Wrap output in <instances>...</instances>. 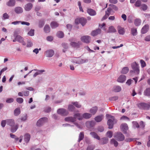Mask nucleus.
<instances>
[{
  "mask_svg": "<svg viewBox=\"0 0 150 150\" xmlns=\"http://www.w3.org/2000/svg\"><path fill=\"white\" fill-rule=\"evenodd\" d=\"M6 124L7 125L12 127L11 129V131L12 132H15L18 127V126L17 125L14 126L15 124V122L13 120V119H7L6 120Z\"/></svg>",
  "mask_w": 150,
  "mask_h": 150,
  "instance_id": "1",
  "label": "nucleus"
},
{
  "mask_svg": "<svg viewBox=\"0 0 150 150\" xmlns=\"http://www.w3.org/2000/svg\"><path fill=\"white\" fill-rule=\"evenodd\" d=\"M107 119H108L107 124L108 125L109 129L112 128L114 125V121L115 120V117L114 116L110 115L107 114L106 115Z\"/></svg>",
  "mask_w": 150,
  "mask_h": 150,
  "instance_id": "2",
  "label": "nucleus"
},
{
  "mask_svg": "<svg viewBox=\"0 0 150 150\" xmlns=\"http://www.w3.org/2000/svg\"><path fill=\"white\" fill-rule=\"evenodd\" d=\"M131 67L132 70H131L130 71L131 74L133 73L137 74H139L140 71L139 67L138 64L136 63V62L132 64Z\"/></svg>",
  "mask_w": 150,
  "mask_h": 150,
  "instance_id": "3",
  "label": "nucleus"
},
{
  "mask_svg": "<svg viewBox=\"0 0 150 150\" xmlns=\"http://www.w3.org/2000/svg\"><path fill=\"white\" fill-rule=\"evenodd\" d=\"M138 106L140 109L148 110L150 108V103H141L138 104Z\"/></svg>",
  "mask_w": 150,
  "mask_h": 150,
  "instance_id": "4",
  "label": "nucleus"
},
{
  "mask_svg": "<svg viewBox=\"0 0 150 150\" xmlns=\"http://www.w3.org/2000/svg\"><path fill=\"white\" fill-rule=\"evenodd\" d=\"M114 137L118 141H122L125 139L124 136L120 132H118L115 133Z\"/></svg>",
  "mask_w": 150,
  "mask_h": 150,
  "instance_id": "5",
  "label": "nucleus"
},
{
  "mask_svg": "<svg viewBox=\"0 0 150 150\" xmlns=\"http://www.w3.org/2000/svg\"><path fill=\"white\" fill-rule=\"evenodd\" d=\"M121 130L124 133L126 134L128 129L127 125L125 123H122L120 126Z\"/></svg>",
  "mask_w": 150,
  "mask_h": 150,
  "instance_id": "6",
  "label": "nucleus"
},
{
  "mask_svg": "<svg viewBox=\"0 0 150 150\" xmlns=\"http://www.w3.org/2000/svg\"><path fill=\"white\" fill-rule=\"evenodd\" d=\"M57 112L58 114L63 116H66L69 114L68 111L63 108L58 109L57 110Z\"/></svg>",
  "mask_w": 150,
  "mask_h": 150,
  "instance_id": "7",
  "label": "nucleus"
},
{
  "mask_svg": "<svg viewBox=\"0 0 150 150\" xmlns=\"http://www.w3.org/2000/svg\"><path fill=\"white\" fill-rule=\"evenodd\" d=\"M69 41L71 42L70 44L72 47L77 48H79L80 45H81V42L80 41H78V42H76L72 41V40L71 39H69Z\"/></svg>",
  "mask_w": 150,
  "mask_h": 150,
  "instance_id": "8",
  "label": "nucleus"
},
{
  "mask_svg": "<svg viewBox=\"0 0 150 150\" xmlns=\"http://www.w3.org/2000/svg\"><path fill=\"white\" fill-rule=\"evenodd\" d=\"M81 40L83 42L88 43L90 42L91 38L89 36L85 35L82 37L81 38Z\"/></svg>",
  "mask_w": 150,
  "mask_h": 150,
  "instance_id": "9",
  "label": "nucleus"
},
{
  "mask_svg": "<svg viewBox=\"0 0 150 150\" xmlns=\"http://www.w3.org/2000/svg\"><path fill=\"white\" fill-rule=\"evenodd\" d=\"M47 120V118L45 117H42L37 122V125L38 126L40 127Z\"/></svg>",
  "mask_w": 150,
  "mask_h": 150,
  "instance_id": "10",
  "label": "nucleus"
},
{
  "mask_svg": "<svg viewBox=\"0 0 150 150\" xmlns=\"http://www.w3.org/2000/svg\"><path fill=\"white\" fill-rule=\"evenodd\" d=\"M73 62L78 64H82L84 62L83 60L79 57H74L72 59Z\"/></svg>",
  "mask_w": 150,
  "mask_h": 150,
  "instance_id": "11",
  "label": "nucleus"
},
{
  "mask_svg": "<svg viewBox=\"0 0 150 150\" xmlns=\"http://www.w3.org/2000/svg\"><path fill=\"white\" fill-rule=\"evenodd\" d=\"M75 23L76 24L81 23L83 26L86 23V19H75Z\"/></svg>",
  "mask_w": 150,
  "mask_h": 150,
  "instance_id": "12",
  "label": "nucleus"
},
{
  "mask_svg": "<svg viewBox=\"0 0 150 150\" xmlns=\"http://www.w3.org/2000/svg\"><path fill=\"white\" fill-rule=\"evenodd\" d=\"M101 30L100 29H97L93 30L91 33V35L93 36H95L100 33Z\"/></svg>",
  "mask_w": 150,
  "mask_h": 150,
  "instance_id": "13",
  "label": "nucleus"
},
{
  "mask_svg": "<svg viewBox=\"0 0 150 150\" xmlns=\"http://www.w3.org/2000/svg\"><path fill=\"white\" fill-rule=\"evenodd\" d=\"M33 6V4L31 3H28L24 6V9L27 11H29L31 9Z\"/></svg>",
  "mask_w": 150,
  "mask_h": 150,
  "instance_id": "14",
  "label": "nucleus"
},
{
  "mask_svg": "<svg viewBox=\"0 0 150 150\" xmlns=\"http://www.w3.org/2000/svg\"><path fill=\"white\" fill-rule=\"evenodd\" d=\"M46 56L49 57H52L54 54V51L53 50H50L46 51L45 52Z\"/></svg>",
  "mask_w": 150,
  "mask_h": 150,
  "instance_id": "15",
  "label": "nucleus"
},
{
  "mask_svg": "<svg viewBox=\"0 0 150 150\" xmlns=\"http://www.w3.org/2000/svg\"><path fill=\"white\" fill-rule=\"evenodd\" d=\"M15 40L19 42L22 43L23 45H25V43L23 39L20 35H17L15 38Z\"/></svg>",
  "mask_w": 150,
  "mask_h": 150,
  "instance_id": "16",
  "label": "nucleus"
},
{
  "mask_svg": "<svg viewBox=\"0 0 150 150\" xmlns=\"http://www.w3.org/2000/svg\"><path fill=\"white\" fill-rule=\"evenodd\" d=\"M126 79V76L124 75H121L118 77L117 81L120 83H123Z\"/></svg>",
  "mask_w": 150,
  "mask_h": 150,
  "instance_id": "17",
  "label": "nucleus"
},
{
  "mask_svg": "<svg viewBox=\"0 0 150 150\" xmlns=\"http://www.w3.org/2000/svg\"><path fill=\"white\" fill-rule=\"evenodd\" d=\"M149 29V25L147 24L145 25L142 28L141 30V32L142 34H144L146 33L148 31Z\"/></svg>",
  "mask_w": 150,
  "mask_h": 150,
  "instance_id": "18",
  "label": "nucleus"
},
{
  "mask_svg": "<svg viewBox=\"0 0 150 150\" xmlns=\"http://www.w3.org/2000/svg\"><path fill=\"white\" fill-rule=\"evenodd\" d=\"M95 125V123L94 121H88L86 123V126L88 127H93Z\"/></svg>",
  "mask_w": 150,
  "mask_h": 150,
  "instance_id": "19",
  "label": "nucleus"
},
{
  "mask_svg": "<svg viewBox=\"0 0 150 150\" xmlns=\"http://www.w3.org/2000/svg\"><path fill=\"white\" fill-rule=\"evenodd\" d=\"M65 120L67 122H74L76 121V120L75 118L72 117H68L65 118Z\"/></svg>",
  "mask_w": 150,
  "mask_h": 150,
  "instance_id": "20",
  "label": "nucleus"
},
{
  "mask_svg": "<svg viewBox=\"0 0 150 150\" xmlns=\"http://www.w3.org/2000/svg\"><path fill=\"white\" fill-rule=\"evenodd\" d=\"M16 4L15 0H9L6 3V5L9 6H13Z\"/></svg>",
  "mask_w": 150,
  "mask_h": 150,
  "instance_id": "21",
  "label": "nucleus"
},
{
  "mask_svg": "<svg viewBox=\"0 0 150 150\" xmlns=\"http://www.w3.org/2000/svg\"><path fill=\"white\" fill-rule=\"evenodd\" d=\"M104 116L101 115L97 116L94 119L96 122H100L102 120Z\"/></svg>",
  "mask_w": 150,
  "mask_h": 150,
  "instance_id": "22",
  "label": "nucleus"
},
{
  "mask_svg": "<svg viewBox=\"0 0 150 150\" xmlns=\"http://www.w3.org/2000/svg\"><path fill=\"white\" fill-rule=\"evenodd\" d=\"M116 29L113 26H111L109 27L107 32L108 33H113L116 32Z\"/></svg>",
  "mask_w": 150,
  "mask_h": 150,
  "instance_id": "23",
  "label": "nucleus"
},
{
  "mask_svg": "<svg viewBox=\"0 0 150 150\" xmlns=\"http://www.w3.org/2000/svg\"><path fill=\"white\" fill-rule=\"evenodd\" d=\"M98 110V108L96 107H94L91 108L90 110V112L92 115H94L97 112Z\"/></svg>",
  "mask_w": 150,
  "mask_h": 150,
  "instance_id": "24",
  "label": "nucleus"
},
{
  "mask_svg": "<svg viewBox=\"0 0 150 150\" xmlns=\"http://www.w3.org/2000/svg\"><path fill=\"white\" fill-rule=\"evenodd\" d=\"M14 10L17 13H21L23 12V8L20 7H17L15 8Z\"/></svg>",
  "mask_w": 150,
  "mask_h": 150,
  "instance_id": "25",
  "label": "nucleus"
},
{
  "mask_svg": "<svg viewBox=\"0 0 150 150\" xmlns=\"http://www.w3.org/2000/svg\"><path fill=\"white\" fill-rule=\"evenodd\" d=\"M87 11L89 14L91 16H94L96 14V11L94 10L91 9H88Z\"/></svg>",
  "mask_w": 150,
  "mask_h": 150,
  "instance_id": "26",
  "label": "nucleus"
},
{
  "mask_svg": "<svg viewBox=\"0 0 150 150\" xmlns=\"http://www.w3.org/2000/svg\"><path fill=\"white\" fill-rule=\"evenodd\" d=\"M30 138V135L28 133L24 135V140L26 143H28Z\"/></svg>",
  "mask_w": 150,
  "mask_h": 150,
  "instance_id": "27",
  "label": "nucleus"
},
{
  "mask_svg": "<svg viewBox=\"0 0 150 150\" xmlns=\"http://www.w3.org/2000/svg\"><path fill=\"white\" fill-rule=\"evenodd\" d=\"M117 28L119 33L121 35H123L125 33L124 29L120 26H118Z\"/></svg>",
  "mask_w": 150,
  "mask_h": 150,
  "instance_id": "28",
  "label": "nucleus"
},
{
  "mask_svg": "<svg viewBox=\"0 0 150 150\" xmlns=\"http://www.w3.org/2000/svg\"><path fill=\"white\" fill-rule=\"evenodd\" d=\"M74 117L75 118V119L77 118L79 120H82L83 119V115H81V114L79 113L75 114L74 115Z\"/></svg>",
  "mask_w": 150,
  "mask_h": 150,
  "instance_id": "29",
  "label": "nucleus"
},
{
  "mask_svg": "<svg viewBox=\"0 0 150 150\" xmlns=\"http://www.w3.org/2000/svg\"><path fill=\"white\" fill-rule=\"evenodd\" d=\"M108 139L105 137L102 138L100 142V144H107L108 141Z\"/></svg>",
  "mask_w": 150,
  "mask_h": 150,
  "instance_id": "30",
  "label": "nucleus"
},
{
  "mask_svg": "<svg viewBox=\"0 0 150 150\" xmlns=\"http://www.w3.org/2000/svg\"><path fill=\"white\" fill-rule=\"evenodd\" d=\"M90 134L94 138L96 139H97L100 140V138L99 137L97 133L94 132H92L90 133Z\"/></svg>",
  "mask_w": 150,
  "mask_h": 150,
  "instance_id": "31",
  "label": "nucleus"
},
{
  "mask_svg": "<svg viewBox=\"0 0 150 150\" xmlns=\"http://www.w3.org/2000/svg\"><path fill=\"white\" fill-rule=\"evenodd\" d=\"M91 116V114L88 113H85L83 115V118L86 119H89Z\"/></svg>",
  "mask_w": 150,
  "mask_h": 150,
  "instance_id": "32",
  "label": "nucleus"
},
{
  "mask_svg": "<svg viewBox=\"0 0 150 150\" xmlns=\"http://www.w3.org/2000/svg\"><path fill=\"white\" fill-rule=\"evenodd\" d=\"M144 94L145 96H150V88H146L144 91Z\"/></svg>",
  "mask_w": 150,
  "mask_h": 150,
  "instance_id": "33",
  "label": "nucleus"
},
{
  "mask_svg": "<svg viewBox=\"0 0 150 150\" xmlns=\"http://www.w3.org/2000/svg\"><path fill=\"white\" fill-rule=\"evenodd\" d=\"M121 87L118 86H114L113 88V91L115 92H120L121 91Z\"/></svg>",
  "mask_w": 150,
  "mask_h": 150,
  "instance_id": "34",
  "label": "nucleus"
},
{
  "mask_svg": "<svg viewBox=\"0 0 150 150\" xmlns=\"http://www.w3.org/2000/svg\"><path fill=\"white\" fill-rule=\"evenodd\" d=\"M129 71V69L127 67H125L122 69L121 73L122 74H125L128 72Z\"/></svg>",
  "mask_w": 150,
  "mask_h": 150,
  "instance_id": "35",
  "label": "nucleus"
},
{
  "mask_svg": "<svg viewBox=\"0 0 150 150\" xmlns=\"http://www.w3.org/2000/svg\"><path fill=\"white\" fill-rule=\"evenodd\" d=\"M59 24L57 22L53 21L50 23V25L52 28H57L59 26Z\"/></svg>",
  "mask_w": 150,
  "mask_h": 150,
  "instance_id": "36",
  "label": "nucleus"
},
{
  "mask_svg": "<svg viewBox=\"0 0 150 150\" xmlns=\"http://www.w3.org/2000/svg\"><path fill=\"white\" fill-rule=\"evenodd\" d=\"M57 36L59 38H62L64 37V33L61 31H58L57 33Z\"/></svg>",
  "mask_w": 150,
  "mask_h": 150,
  "instance_id": "37",
  "label": "nucleus"
},
{
  "mask_svg": "<svg viewBox=\"0 0 150 150\" xmlns=\"http://www.w3.org/2000/svg\"><path fill=\"white\" fill-rule=\"evenodd\" d=\"M110 144H114L115 147L117 146L118 145V142L114 139H112L111 140Z\"/></svg>",
  "mask_w": 150,
  "mask_h": 150,
  "instance_id": "38",
  "label": "nucleus"
},
{
  "mask_svg": "<svg viewBox=\"0 0 150 150\" xmlns=\"http://www.w3.org/2000/svg\"><path fill=\"white\" fill-rule=\"evenodd\" d=\"M44 30L45 33H48L50 31V28L48 25H46L44 28Z\"/></svg>",
  "mask_w": 150,
  "mask_h": 150,
  "instance_id": "39",
  "label": "nucleus"
},
{
  "mask_svg": "<svg viewBox=\"0 0 150 150\" xmlns=\"http://www.w3.org/2000/svg\"><path fill=\"white\" fill-rule=\"evenodd\" d=\"M131 33L133 36H135L137 34V29L135 28H132L131 29Z\"/></svg>",
  "mask_w": 150,
  "mask_h": 150,
  "instance_id": "40",
  "label": "nucleus"
},
{
  "mask_svg": "<svg viewBox=\"0 0 150 150\" xmlns=\"http://www.w3.org/2000/svg\"><path fill=\"white\" fill-rule=\"evenodd\" d=\"M84 137V135L83 132H81L79 135L78 142H79L81 140H82L83 139Z\"/></svg>",
  "mask_w": 150,
  "mask_h": 150,
  "instance_id": "41",
  "label": "nucleus"
},
{
  "mask_svg": "<svg viewBox=\"0 0 150 150\" xmlns=\"http://www.w3.org/2000/svg\"><path fill=\"white\" fill-rule=\"evenodd\" d=\"M20 108H16L14 111V115L15 116H18L20 114Z\"/></svg>",
  "mask_w": 150,
  "mask_h": 150,
  "instance_id": "42",
  "label": "nucleus"
},
{
  "mask_svg": "<svg viewBox=\"0 0 150 150\" xmlns=\"http://www.w3.org/2000/svg\"><path fill=\"white\" fill-rule=\"evenodd\" d=\"M141 23V21L140 19H135L134 22V24L136 26H139L140 25Z\"/></svg>",
  "mask_w": 150,
  "mask_h": 150,
  "instance_id": "43",
  "label": "nucleus"
},
{
  "mask_svg": "<svg viewBox=\"0 0 150 150\" xmlns=\"http://www.w3.org/2000/svg\"><path fill=\"white\" fill-rule=\"evenodd\" d=\"M68 110L71 111H73L74 110L75 107L71 105H69L68 106Z\"/></svg>",
  "mask_w": 150,
  "mask_h": 150,
  "instance_id": "44",
  "label": "nucleus"
},
{
  "mask_svg": "<svg viewBox=\"0 0 150 150\" xmlns=\"http://www.w3.org/2000/svg\"><path fill=\"white\" fill-rule=\"evenodd\" d=\"M106 135L108 137L111 138L112 136V132L110 131H108L106 133Z\"/></svg>",
  "mask_w": 150,
  "mask_h": 150,
  "instance_id": "45",
  "label": "nucleus"
},
{
  "mask_svg": "<svg viewBox=\"0 0 150 150\" xmlns=\"http://www.w3.org/2000/svg\"><path fill=\"white\" fill-rule=\"evenodd\" d=\"M16 101L19 103H22L23 101V99L21 98H18L16 99Z\"/></svg>",
  "mask_w": 150,
  "mask_h": 150,
  "instance_id": "46",
  "label": "nucleus"
},
{
  "mask_svg": "<svg viewBox=\"0 0 150 150\" xmlns=\"http://www.w3.org/2000/svg\"><path fill=\"white\" fill-rule=\"evenodd\" d=\"M140 62L141 64V67L142 68H144L146 66V63L143 60L141 59L140 60Z\"/></svg>",
  "mask_w": 150,
  "mask_h": 150,
  "instance_id": "47",
  "label": "nucleus"
},
{
  "mask_svg": "<svg viewBox=\"0 0 150 150\" xmlns=\"http://www.w3.org/2000/svg\"><path fill=\"white\" fill-rule=\"evenodd\" d=\"M72 104L77 108H80L81 107V105L77 102H73Z\"/></svg>",
  "mask_w": 150,
  "mask_h": 150,
  "instance_id": "48",
  "label": "nucleus"
},
{
  "mask_svg": "<svg viewBox=\"0 0 150 150\" xmlns=\"http://www.w3.org/2000/svg\"><path fill=\"white\" fill-rule=\"evenodd\" d=\"M34 30L31 29L28 33V34L30 36H33L34 35Z\"/></svg>",
  "mask_w": 150,
  "mask_h": 150,
  "instance_id": "49",
  "label": "nucleus"
},
{
  "mask_svg": "<svg viewBox=\"0 0 150 150\" xmlns=\"http://www.w3.org/2000/svg\"><path fill=\"white\" fill-rule=\"evenodd\" d=\"M132 124L134 127H136L137 128H139V125L137 122H133Z\"/></svg>",
  "mask_w": 150,
  "mask_h": 150,
  "instance_id": "50",
  "label": "nucleus"
},
{
  "mask_svg": "<svg viewBox=\"0 0 150 150\" xmlns=\"http://www.w3.org/2000/svg\"><path fill=\"white\" fill-rule=\"evenodd\" d=\"M141 1L140 0H138L136 2L135 5L137 7H139L141 6Z\"/></svg>",
  "mask_w": 150,
  "mask_h": 150,
  "instance_id": "51",
  "label": "nucleus"
},
{
  "mask_svg": "<svg viewBox=\"0 0 150 150\" xmlns=\"http://www.w3.org/2000/svg\"><path fill=\"white\" fill-rule=\"evenodd\" d=\"M98 131L101 132L104 131V128L103 126H99L98 127Z\"/></svg>",
  "mask_w": 150,
  "mask_h": 150,
  "instance_id": "52",
  "label": "nucleus"
},
{
  "mask_svg": "<svg viewBox=\"0 0 150 150\" xmlns=\"http://www.w3.org/2000/svg\"><path fill=\"white\" fill-rule=\"evenodd\" d=\"M120 120H129V119L128 117L124 115L121 117Z\"/></svg>",
  "mask_w": 150,
  "mask_h": 150,
  "instance_id": "53",
  "label": "nucleus"
},
{
  "mask_svg": "<svg viewBox=\"0 0 150 150\" xmlns=\"http://www.w3.org/2000/svg\"><path fill=\"white\" fill-rule=\"evenodd\" d=\"M141 8L143 10L145 11L147 9V6L146 4H143L142 5Z\"/></svg>",
  "mask_w": 150,
  "mask_h": 150,
  "instance_id": "54",
  "label": "nucleus"
},
{
  "mask_svg": "<svg viewBox=\"0 0 150 150\" xmlns=\"http://www.w3.org/2000/svg\"><path fill=\"white\" fill-rule=\"evenodd\" d=\"M118 97L117 96H113L112 97H111L110 99V100H116L118 99Z\"/></svg>",
  "mask_w": 150,
  "mask_h": 150,
  "instance_id": "55",
  "label": "nucleus"
},
{
  "mask_svg": "<svg viewBox=\"0 0 150 150\" xmlns=\"http://www.w3.org/2000/svg\"><path fill=\"white\" fill-rule=\"evenodd\" d=\"M13 100H14L12 98H8L6 100V102L7 103H11L13 102Z\"/></svg>",
  "mask_w": 150,
  "mask_h": 150,
  "instance_id": "56",
  "label": "nucleus"
},
{
  "mask_svg": "<svg viewBox=\"0 0 150 150\" xmlns=\"http://www.w3.org/2000/svg\"><path fill=\"white\" fill-rule=\"evenodd\" d=\"M95 148L93 146H89L87 148L86 150H93Z\"/></svg>",
  "mask_w": 150,
  "mask_h": 150,
  "instance_id": "57",
  "label": "nucleus"
},
{
  "mask_svg": "<svg viewBox=\"0 0 150 150\" xmlns=\"http://www.w3.org/2000/svg\"><path fill=\"white\" fill-rule=\"evenodd\" d=\"M44 24V21H40V22L39 23V27L40 28H41L42 27H43V26Z\"/></svg>",
  "mask_w": 150,
  "mask_h": 150,
  "instance_id": "58",
  "label": "nucleus"
},
{
  "mask_svg": "<svg viewBox=\"0 0 150 150\" xmlns=\"http://www.w3.org/2000/svg\"><path fill=\"white\" fill-rule=\"evenodd\" d=\"M3 17L4 19H8L9 18V16L6 13H4L3 15Z\"/></svg>",
  "mask_w": 150,
  "mask_h": 150,
  "instance_id": "59",
  "label": "nucleus"
},
{
  "mask_svg": "<svg viewBox=\"0 0 150 150\" xmlns=\"http://www.w3.org/2000/svg\"><path fill=\"white\" fill-rule=\"evenodd\" d=\"M6 122V120H3L2 121L1 123V125L3 127H4L5 125Z\"/></svg>",
  "mask_w": 150,
  "mask_h": 150,
  "instance_id": "60",
  "label": "nucleus"
},
{
  "mask_svg": "<svg viewBox=\"0 0 150 150\" xmlns=\"http://www.w3.org/2000/svg\"><path fill=\"white\" fill-rule=\"evenodd\" d=\"M46 39L47 41H52L53 40V38L52 36H49L47 37Z\"/></svg>",
  "mask_w": 150,
  "mask_h": 150,
  "instance_id": "61",
  "label": "nucleus"
},
{
  "mask_svg": "<svg viewBox=\"0 0 150 150\" xmlns=\"http://www.w3.org/2000/svg\"><path fill=\"white\" fill-rule=\"evenodd\" d=\"M51 108L50 107H48L45 108V112H49L51 111Z\"/></svg>",
  "mask_w": 150,
  "mask_h": 150,
  "instance_id": "62",
  "label": "nucleus"
},
{
  "mask_svg": "<svg viewBox=\"0 0 150 150\" xmlns=\"http://www.w3.org/2000/svg\"><path fill=\"white\" fill-rule=\"evenodd\" d=\"M24 95L25 96H28L29 95V91H26L23 92Z\"/></svg>",
  "mask_w": 150,
  "mask_h": 150,
  "instance_id": "63",
  "label": "nucleus"
},
{
  "mask_svg": "<svg viewBox=\"0 0 150 150\" xmlns=\"http://www.w3.org/2000/svg\"><path fill=\"white\" fill-rule=\"evenodd\" d=\"M146 41H150V35H148L144 39Z\"/></svg>",
  "mask_w": 150,
  "mask_h": 150,
  "instance_id": "64",
  "label": "nucleus"
}]
</instances>
